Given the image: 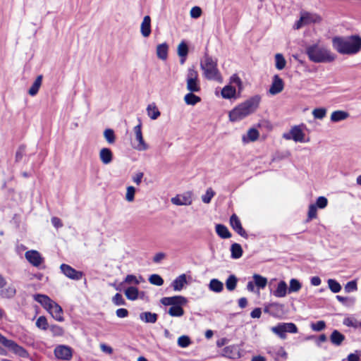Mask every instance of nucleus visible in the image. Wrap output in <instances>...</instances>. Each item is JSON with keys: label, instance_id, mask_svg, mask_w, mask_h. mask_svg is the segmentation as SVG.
<instances>
[{"label": "nucleus", "instance_id": "5fc2aeb1", "mask_svg": "<svg viewBox=\"0 0 361 361\" xmlns=\"http://www.w3.org/2000/svg\"><path fill=\"white\" fill-rule=\"evenodd\" d=\"M328 200L325 197H319L316 201V207L319 209H324L326 207Z\"/></svg>", "mask_w": 361, "mask_h": 361}, {"label": "nucleus", "instance_id": "2f4dec72", "mask_svg": "<svg viewBox=\"0 0 361 361\" xmlns=\"http://www.w3.org/2000/svg\"><path fill=\"white\" fill-rule=\"evenodd\" d=\"M340 302L344 307L351 308L356 302V298L354 296H340Z\"/></svg>", "mask_w": 361, "mask_h": 361}, {"label": "nucleus", "instance_id": "8fccbe9b", "mask_svg": "<svg viewBox=\"0 0 361 361\" xmlns=\"http://www.w3.org/2000/svg\"><path fill=\"white\" fill-rule=\"evenodd\" d=\"M135 188L133 186H128L126 188V200L132 202L135 199Z\"/></svg>", "mask_w": 361, "mask_h": 361}, {"label": "nucleus", "instance_id": "4c0bfd02", "mask_svg": "<svg viewBox=\"0 0 361 361\" xmlns=\"http://www.w3.org/2000/svg\"><path fill=\"white\" fill-rule=\"evenodd\" d=\"M275 58V67L276 69L281 71L283 70L286 65V61L281 54H276Z\"/></svg>", "mask_w": 361, "mask_h": 361}, {"label": "nucleus", "instance_id": "f03ea898", "mask_svg": "<svg viewBox=\"0 0 361 361\" xmlns=\"http://www.w3.org/2000/svg\"><path fill=\"white\" fill-rule=\"evenodd\" d=\"M306 54L309 59L314 63L330 62L336 58V56L329 49L319 44L307 46L306 47Z\"/></svg>", "mask_w": 361, "mask_h": 361}, {"label": "nucleus", "instance_id": "39448f33", "mask_svg": "<svg viewBox=\"0 0 361 361\" xmlns=\"http://www.w3.org/2000/svg\"><path fill=\"white\" fill-rule=\"evenodd\" d=\"M361 50V37L351 35L348 37L340 38V54L354 55Z\"/></svg>", "mask_w": 361, "mask_h": 361}, {"label": "nucleus", "instance_id": "bf43d9fd", "mask_svg": "<svg viewBox=\"0 0 361 361\" xmlns=\"http://www.w3.org/2000/svg\"><path fill=\"white\" fill-rule=\"evenodd\" d=\"M112 302L116 305H125V300L120 293H116L112 298Z\"/></svg>", "mask_w": 361, "mask_h": 361}, {"label": "nucleus", "instance_id": "de8ad7c7", "mask_svg": "<svg viewBox=\"0 0 361 361\" xmlns=\"http://www.w3.org/2000/svg\"><path fill=\"white\" fill-rule=\"evenodd\" d=\"M36 326L40 329L47 330L48 329L47 319L44 316H40L36 322Z\"/></svg>", "mask_w": 361, "mask_h": 361}, {"label": "nucleus", "instance_id": "423d86ee", "mask_svg": "<svg viewBox=\"0 0 361 361\" xmlns=\"http://www.w3.org/2000/svg\"><path fill=\"white\" fill-rule=\"evenodd\" d=\"M0 343L14 354L24 358L29 357L28 352L13 340L8 339L0 333Z\"/></svg>", "mask_w": 361, "mask_h": 361}, {"label": "nucleus", "instance_id": "9b49d317", "mask_svg": "<svg viewBox=\"0 0 361 361\" xmlns=\"http://www.w3.org/2000/svg\"><path fill=\"white\" fill-rule=\"evenodd\" d=\"M171 201L175 205H190L192 202V192L188 191L183 194L177 195L176 197H172Z\"/></svg>", "mask_w": 361, "mask_h": 361}, {"label": "nucleus", "instance_id": "c9c22d12", "mask_svg": "<svg viewBox=\"0 0 361 361\" xmlns=\"http://www.w3.org/2000/svg\"><path fill=\"white\" fill-rule=\"evenodd\" d=\"M138 289L136 287L130 286L125 290L126 298L130 300H135L138 298Z\"/></svg>", "mask_w": 361, "mask_h": 361}, {"label": "nucleus", "instance_id": "4be33fe9", "mask_svg": "<svg viewBox=\"0 0 361 361\" xmlns=\"http://www.w3.org/2000/svg\"><path fill=\"white\" fill-rule=\"evenodd\" d=\"M259 132L255 128H250L248 130L246 135H243L242 137V140L244 143H247L249 142H255L259 137Z\"/></svg>", "mask_w": 361, "mask_h": 361}, {"label": "nucleus", "instance_id": "aec40b11", "mask_svg": "<svg viewBox=\"0 0 361 361\" xmlns=\"http://www.w3.org/2000/svg\"><path fill=\"white\" fill-rule=\"evenodd\" d=\"M300 15L302 20H304L305 25L318 23L321 20L320 16L316 13L302 12Z\"/></svg>", "mask_w": 361, "mask_h": 361}, {"label": "nucleus", "instance_id": "37998d69", "mask_svg": "<svg viewBox=\"0 0 361 361\" xmlns=\"http://www.w3.org/2000/svg\"><path fill=\"white\" fill-rule=\"evenodd\" d=\"M16 290L13 286H8L1 292V295L5 298H12L15 296Z\"/></svg>", "mask_w": 361, "mask_h": 361}, {"label": "nucleus", "instance_id": "69168bd1", "mask_svg": "<svg viewBox=\"0 0 361 361\" xmlns=\"http://www.w3.org/2000/svg\"><path fill=\"white\" fill-rule=\"evenodd\" d=\"M331 341L333 343L338 345V331L334 330L331 336Z\"/></svg>", "mask_w": 361, "mask_h": 361}, {"label": "nucleus", "instance_id": "9d476101", "mask_svg": "<svg viewBox=\"0 0 361 361\" xmlns=\"http://www.w3.org/2000/svg\"><path fill=\"white\" fill-rule=\"evenodd\" d=\"M283 137L286 140H293L296 142H305V133L300 126L291 128L288 133H284Z\"/></svg>", "mask_w": 361, "mask_h": 361}, {"label": "nucleus", "instance_id": "f704fd0d", "mask_svg": "<svg viewBox=\"0 0 361 361\" xmlns=\"http://www.w3.org/2000/svg\"><path fill=\"white\" fill-rule=\"evenodd\" d=\"M254 279V282L256 286H257L259 288H264L267 284V278L257 274H255L252 276Z\"/></svg>", "mask_w": 361, "mask_h": 361}, {"label": "nucleus", "instance_id": "4d7b16f0", "mask_svg": "<svg viewBox=\"0 0 361 361\" xmlns=\"http://www.w3.org/2000/svg\"><path fill=\"white\" fill-rule=\"evenodd\" d=\"M328 285L333 293H338V282L334 279L328 280Z\"/></svg>", "mask_w": 361, "mask_h": 361}, {"label": "nucleus", "instance_id": "cd10ccee", "mask_svg": "<svg viewBox=\"0 0 361 361\" xmlns=\"http://www.w3.org/2000/svg\"><path fill=\"white\" fill-rule=\"evenodd\" d=\"M209 289L214 293H221L224 289V283L216 279H212L209 281Z\"/></svg>", "mask_w": 361, "mask_h": 361}, {"label": "nucleus", "instance_id": "7ed1b4c3", "mask_svg": "<svg viewBox=\"0 0 361 361\" xmlns=\"http://www.w3.org/2000/svg\"><path fill=\"white\" fill-rule=\"evenodd\" d=\"M160 302L164 306H171L168 310L170 316L180 317L184 314L182 306L188 302V300L182 295H175L162 298Z\"/></svg>", "mask_w": 361, "mask_h": 361}, {"label": "nucleus", "instance_id": "f257e3e1", "mask_svg": "<svg viewBox=\"0 0 361 361\" xmlns=\"http://www.w3.org/2000/svg\"><path fill=\"white\" fill-rule=\"evenodd\" d=\"M261 97L257 94L240 103L229 112V120L237 122L252 114L258 109Z\"/></svg>", "mask_w": 361, "mask_h": 361}, {"label": "nucleus", "instance_id": "49530a36", "mask_svg": "<svg viewBox=\"0 0 361 361\" xmlns=\"http://www.w3.org/2000/svg\"><path fill=\"white\" fill-rule=\"evenodd\" d=\"M215 195V192L211 188H208L206 193L202 196V200L205 204H209L212 197Z\"/></svg>", "mask_w": 361, "mask_h": 361}, {"label": "nucleus", "instance_id": "0eeeda50", "mask_svg": "<svg viewBox=\"0 0 361 361\" xmlns=\"http://www.w3.org/2000/svg\"><path fill=\"white\" fill-rule=\"evenodd\" d=\"M186 88L191 92H199L201 90L198 73L194 67L189 68L188 70Z\"/></svg>", "mask_w": 361, "mask_h": 361}, {"label": "nucleus", "instance_id": "58836bf2", "mask_svg": "<svg viewBox=\"0 0 361 361\" xmlns=\"http://www.w3.org/2000/svg\"><path fill=\"white\" fill-rule=\"evenodd\" d=\"M231 257L233 259H238L243 255V249L240 244L233 243L231 247Z\"/></svg>", "mask_w": 361, "mask_h": 361}, {"label": "nucleus", "instance_id": "bb28decb", "mask_svg": "<svg viewBox=\"0 0 361 361\" xmlns=\"http://www.w3.org/2000/svg\"><path fill=\"white\" fill-rule=\"evenodd\" d=\"M42 78H43V77L42 75H39L37 77L35 82H33V84L32 85V86L30 87V88L28 90V94L30 96L33 97L37 94V92L42 85Z\"/></svg>", "mask_w": 361, "mask_h": 361}, {"label": "nucleus", "instance_id": "338daca9", "mask_svg": "<svg viewBox=\"0 0 361 361\" xmlns=\"http://www.w3.org/2000/svg\"><path fill=\"white\" fill-rule=\"evenodd\" d=\"M51 221L53 226L56 228L63 226L61 219L58 217H52Z\"/></svg>", "mask_w": 361, "mask_h": 361}, {"label": "nucleus", "instance_id": "c756f323", "mask_svg": "<svg viewBox=\"0 0 361 361\" xmlns=\"http://www.w3.org/2000/svg\"><path fill=\"white\" fill-rule=\"evenodd\" d=\"M194 92H189L184 96V102L188 105L194 106L201 101V98L193 94Z\"/></svg>", "mask_w": 361, "mask_h": 361}, {"label": "nucleus", "instance_id": "412c9836", "mask_svg": "<svg viewBox=\"0 0 361 361\" xmlns=\"http://www.w3.org/2000/svg\"><path fill=\"white\" fill-rule=\"evenodd\" d=\"M185 284H187L186 276L183 274L173 280L171 286L174 290L180 291L183 288Z\"/></svg>", "mask_w": 361, "mask_h": 361}, {"label": "nucleus", "instance_id": "f8f14e48", "mask_svg": "<svg viewBox=\"0 0 361 361\" xmlns=\"http://www.w3.org/2000/svg\"><path fill=\"white\" fill-rule=\"evenodd\" d=\"M60 269L66 277L73 280H80L83 276V273L82 271H77L70 265L66 264H62Z\"/></svg>", "mask_w": 361, "mask_h": 361}, {"label": "nucleus", "instance_id": "473e14b6", "mask_svg": "<svg viewBox=\"0 0 361 361\" xmlns=\"http://www.w3.org/2000/svg\"><path fill=\"white\" fill-rule=\"evenodd\" d=\"M357 289V279H354L350 281H348L346 284L344 285L343 287V291L345 293L347 294L356 292Z\"/></svg>", "mask_w": 361, "mask_h": 361}, {"label": "nucleus", "instance_id": "13d9d810", "mask_svg": "<svg viewBox=\"0 0 361 361\" xmlns=\"http://www.w3.org/2000/svg\"><path fill=\"white\" fill-rule=\"evenodd\" d=\"M190 14L191 18H197L202 14V9L199 6H194L191 8Z\"/></svg>", "mask_w": 361, "mask_h": 361}, {"label": "nucleus", "instance_id": "864d4df0", "mask_svg": "<svg viewBox=\"0 0 361 361\" xmlns=\"http://www.w3.org/2000/svg\"><path fill=\"white\" fill-rule=\"evenodd\" d=\"M326 326L325 322L324 321H318L315 323L311 324V328L313 331H320L323 330Z\"/></svg>", "mask_w": 361, "mask_h": 361}, {"label": "nucleus", "instance_id": "4468645a", "mask_svg": "<svg viewBox=\"0 0 361 361\" xmlns=\"http://www.w3.org/2000/svg\"><path fill=\"white\" fill-rule=\"evenodd\" d=\"M230 224L232 228L240 236L247 238V234L246 231L243 229L241 222L238 217V216L235 214H232L230 217Z\"/></svg>", "mask_w": 361, "mask_h": 361}, {"label": "nucleus", "instance_id": "3c124183", "mask_svg": "<svg viewBox=\"0 0 361 361\" xmlns=\"http://www.w3.org/2000/svg\"><path fill=\"white\" fill-rule=\"evenodd\" d=\"M326 114V110L324 108H317V109H314L312 111V115H313L314 118H317V119H322L323 118L325 117Z\"/></svg>", "mask_w": 361, "mask_h": 361}, {"label": "nucleus", "instance_id": "393cba45", "mask_svg": "<svg viewBox=\"0 0 361 361\" xmlns=\"http://www.w3.org/2000/svg\"><path fill=\"white\" fill-rule=\"evenodd\" d=\"M157 314L151 312H145L140 314V319L145 323L154 324L157 321Z\"/></svg>", "mask_w": 361, "mask_h": 361}, {"label": "nucleus", "instance_id": "c03bdc74", "mask_svg": "<svg viewBox=\"0 0 361 361\" xmlns=\"http://www.w3.org/2000/svg\"><path fill=\"white\" fill-rule=\"evenodd\" d=\"M104 137L109 144H114L116 140L114 132L112 129H106L104 132Z\"/></svg>", "mask_w": 361, "mask_h": 361}, {"label": "nucleus", "instance_id": "dca6fc26", "mask_svg": "<svg viewBox=\"0 0 361 361\" xmlns=\"http://www.w3.org/2000/svg\"><path fill=\"white\" fill-rule=\"evenodd\" d=\"M283 86V80L278 75H275L273 78V82L269 92L271 94L276 95L282 92Z\"/></svg>", "mask_w": 361, "mask_h": 361}, {"label": "nucleus", "instance_id": "2eb2a0df", "mask_svg": "<svg viewBox=\"0 0 361 361\" xmlns=\"http://www.w3.org/2000/svg\"><path fill=\"white\" fill-rule=\"evenodd\" d=\"M54 355L59 359L69 360L72 357V350L70 347L59 345L54 350Z\"/></svg>", "mask_w": 361, "mask_h": 361}, {"label": "nucleus", "instance_id": "79ce46f5", "mask_svg": "<svg viewBox=\"0 0 361 361\" xmlns=\"http://www.w3.org/2000/svg\"><path fill=\"white\" fill-rule=\"evenodd\" d=\"M302 288V285L298 279H292L290 281V285L288 288V292L295 293L298 292Z\"/></svg>", "mask_w": 361, "mask_h": 361}, {"label": "nucleus", "instance_id": "7c9ffc66", "mask_svg": "<svg viewBox=\"0 0 361 361\" xmlns=\"http://www.w3.org/2000/svg\"><path fill=\"white\" fill-rule=\"evenodd\" d=\"M147 112L148 116L152 120L157 119L161 114L158 108L154 103L150 104L147 106Z\"/></svg>", "mask_w": 361, "mask_h": 361}, {"label": "nucleus", "instance_id": "c85d7f7f", "mask_svg": "<svg viewBox=\"0 0 361 361\" xmlns=\"http://www.w3.org/2000/svg\"><path fill=\"white\" fill-rule=\"evenodd\" d=\"M216 232L219 237L224 239L229 238L231 236V233L228 228L223 224H217L216 226Z\"/></svg>", "mask_w": 361, "mask_h": 361}, {"label": "nucleus", "instance_id": "09e8293b", "mask_svg": "<svg viewBox=\"0 0 361 361\" xmlns=\"http://www.w3.org/2000/svg\"><path fill=\"white\" fill-rule=\"evenodd\" d=\"M190 343V338L188 336H181L178 338V345L181 348H187Z\"/></svg>", "mask_w": 361, "mask_h": 361}, {"label": "nucleus", "instance_id": "052dcab7", "mask_svg": "<svg viewBox=\"0 0 361 361\" xmlns=\"http://www.w3.org/2000/svg\"><path fill=\"white\" fill-rule=\"evenodd\" d=\"M124 281L125 283L129 284L134 283L135 285H137L140 283V281L137 279V277L132 274L127 275Z\"/></svg>", "mask_w": 361, "mask_h": 361}, {"label": "nucleus", "instance_id": "603ef678", "mask_svg": "<svg viewBox=\"0 0 361 361\" xmlns=\"http://www.w3.org/2000/svg\"><path fill=\"white\" fill-rule=\"evenodd\" d=\"M49 330L54 336H61L64 333L63 328L58 325H51L49 327Z\"/></svg>", "mask_w": 361, "mask_h": 361}, {"label": "nucleus", "instance_id": "20e7f679", "mask_svg": "<svg viewBox=\"0 0 361 361\" xmlns=\"http://www.w3.org/2000/svg\"><path fill=\"white\" fill-rule=\"evenodd\" d=\"M204 76L209 80L221 81V75L217 68V63L209 55H205L200 62Z\"/></svg>", "mask_w": 361, "mask_h": 361}, {"label": "nucleus", "instance_id": "a19ab883", "mask_svg": "<svg viewBox=\"0 0 361 361\" xmlns=\"http://www.w3.org/2000/svg\"><path fill=\"white\" fill-rule=\"evenodd\" d=\"M343 324L353 328L361 327V322L353 317H347L343 320Z\"/></svg>", "mask_w": 361, "mask_h": 361}, {"label": "nucleus", "instance_id": "e2e57ef3", "mask_svg": "<svg viewBox=\"0 0 361 361\" xmlns=\"http://www.w3.org/2000/svg\"><path fill=\"white\" fill-rule=\"evenodd\" d=\"M116 314L119 318H125L128 316V311L125 308H119L116 311Z\"/></svg>", "mask_w": 361, "mask_h": 361}, {"label": "nucleus", "instance_id": "5701e85b", "mask_svg": "<svg viewBox=\"0 0 361 361\" xmlns=\"http://www.w3.org/2000/svg\"><path fill=\"white\" fill-rule=\"evenodd\" d=\"M288 291V286L284 281H281L273 292V295L276 298H283L286 295Z\"/></svg>", "mask_w": 361, "mask_h": 361}, {"label": "nucleus", "instance_id": "6e6552de", "mask_svg": "<svg viewBox=\"0 0 361 361\" xmlns=\"http://www.w3.org/2000/svg\"><path fill=\"white\" fill-rule=\"evenodd\" d=\"M271 331L277 335L281 339L286 338V333L296 334L298 328L293 323H280L278 325L271 327Z\"/></svg>", "mask_w": 361, "mask_h": 361}, {"label": "nucleus", "instance_id": "1a4fd4ad", "mask_svg": "<svg viewBox=\"0 0 361 361\" xmlns=\"http://www.w3.org/2000/svg\"><path fill=\"white\" fill-rule=\"evenodd\" d=\"M138 121L139 123L133 128V131L135 135V140L137 141V144H135L133 147L138 151H145L149 148V146L145 142L142 136V122L140 119Z\"/></svg>", "mask_w": 361, "mask_h": 361}, {"label": "nucleus", "instance_id": "a211bd4d", "mask_svg": "<svg viewBox=\"0 0 361 361\" xmlns=\"http://www.w3.org/2000/svg\"><path fill=\"white\" fill-rule=\"evenodd\" d=\"M140 32L144 37H147L151 34V18L145 16L140 25Z\"/></svg>", "mask_w": 361, "mask_h": 361}, {"label": "nucleus", "instance_id": "0e129e2a", "mask_svg": "<svg viewBox=\"0 0 361 361\" xmlns=\"http://www.w3.org/2000/svg\"><path fill=\"white\" fill-rule=\"evenodd\" d=\"M143 176H144V173L142 172H138L137 173H135L133 176V181L137 184V185H140L142 182V179L143 178Z\"/></svg>", "mask_w": 361, "mask_h": 361}, {"label": "nucleus", "instance_id": "a18cd8bd", "mask_svg": "<svg viewBox=\"0 0 361 361\" xmlns=\"http://www.w3.org/2000/svg\"><path fill=\"white\" fill-rule=\"evenodd\" d=\"M149 281L151 284L155 286H162L164 284L163 279L158 274H152L149 278Z\"/></svg>", "mask_w": 361, "mask_h": 361}, {"label": "nucleus", "instance_id": "774afa93", "mask_svg": "<svg viewBox=\"0 0 361 361\" xmlns=\"http://www.w3.org/2000/svg\"><path fill=\"white\" fill-rule=\"evenodd\" d=\"M342 361H360V357L357 355L351 353L348 356L347 359H343Z\"/></svg>", "mask_w": 361, "mask_h": 361}, {"label": "nucleus", "instance_id": "680f3d73", "mask_svg": "<svg viewBox=\"0 0 361 361\" xmlns=\"http://www.w3.org/2000/svg\"><path fill=\"white\" fill-rule=\"evenodd\" d=\"M231 82L236 85L238 87L239 90L242 89V81L236 74H234L231 77Z\"/></svg>", "mask_w": 361, "mask_h": 361}, {"label": "nucleus", "instance_id": "ea45409f", "mask_svg": "<svg viewBox=\"0 0 361 361\" xmlns=\"http://www.w3.org/2000/svg\"><path fill=\"white\" fill-rule=\"evenodd\" d=\"M177 54L180 57H187L188 47L185 41H182L177 47Z\"/></svg>", "mask_w": 361, "mask_h": 361}, {"label": "nucleus", "instance_id": "a878e982", "mask_svg": "<svg viewBox=\"0 0 361 361\" xmlns=\"http://www.w3.org/2000/svg\"><path fill=\"white\" fill-rule=\"evenodd\" d=\"M169 46L164 42L157 45V57L161 60H166L168 57Z\"/></svg>", "mask_w": 361, "mask_h": 361}, {"label": "nucleus", "instance_id": "e433bc0d", "mask_svg": "<svg viewBox=\"0 0 361 361\" xmlns=\"http://www.w3.org/2000/svg\"><path fill=\"white\" fill-rule=\"evenodd\" d=\"M238 283V278L233 275H230L226 281V287L228 291H233L235 289Z\"/></svg>", "mask_w": 361, "mask_h": 361}, {"label": "nucleus", "instance_id": "ddd939ff", "mask_svg": "<svg viewBox=\"0 0 361 361\" xmlns=\"http://www.w3.org/2000/svg\"><path fill=\"white\" fill-rule=\"evenodd\" d=\"M25 259L34 267H39L43 262L44 258L40 253L35 250H28L25 254Z\"/></svg>", "mask_w": 361, "mask_h": 361}, {"label": "nucleus", "instance_id": "6ab92c4d", "mask_svg": "<svg viewBox=\"0 0 361 361\" xmlns=\"http://www.w3.org/2000/svg\"><path fill=\"white\" fill-rule=\"evenodd\" d=\"M99 159L104 164H109L113 160V153L110 149L104 147L99 151Z\"/></svg>", "mask_w": 361, "mask_h": 361}, {"label": "nucleus", "instance_id": "6e6d98bb", "mask_svg": "<svg viewBox=\"0 0 361 361\" xmlns=\"http://www.w3.org/2000/svg\"><path fill=\"white\" fill-rule=\"evenodd\" d=\"M317 208L314 204L310 205L307 215L308 220H312L317 217Z\"/></svg>", "mask_w": 361, "mask_h": 361}, {"label": "nucleus", "instance_id": "f3484780", "mask_svg": "<svg viewBox=\"0 0 361 361\" xmlns=\"http://www.w3.org/2000/svg\"><path fill=\"white\" fill-rule=\"evenodd\" d=\"M47 311L51 314L53 318L59 322L63 321V310L61 307L56 302H53L51 305L49 307Z\"/></svg>", "mask_w": 361, "mask_h": 361}, {"label": "nucleus", "instance_id": "72a5a7b5", "mask_svg": "<svg viewBox=\"0 0 361 361\" xmlns=\"http://www.w3.org/2000/svg\"><path fill=\"white\" fill-rule=\"evenodd\" d=\"M236 90L235 88L231 86L226 85L221 90V95L225 99H231L235 97Z\"/></svg>", "mask_w": 361, "mask_h": 361}, {"label": "nucleus", "instance_id": "b1692460", "mask_svg": "<svg viewBox=\"0 0 361 361\" xmlns=\"http://www.w3.org/2000/svg\"><path fill=\"white\" fill-rule=\"evenodd\" d=\"M34 298L35 300L40 303L47 310L54 302V300H52L48 296L42 294H37L34 296Z\"/></svg>", "mask_w": 361, "mask_h": 361}]
</instances>
